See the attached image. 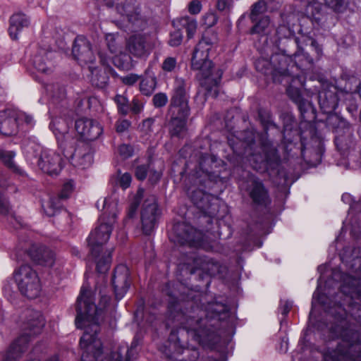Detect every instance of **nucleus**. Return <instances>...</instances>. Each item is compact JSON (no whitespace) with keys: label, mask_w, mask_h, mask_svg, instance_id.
Segmentation results:
<instances>
[{"label":"nucleus","mask_w":361,"mask_h":361,"mask_svg":"<svg viewBox=\"0 0 361 361\" xmlns=\"http://www.w3.org/2000/svg\"><path fill=\"white\" fill-rule=\"evenodd\" d=\"M193 300L174 301L169 304V310L172 319L182 326L183 329L172 331L169 337V353H166L169 358L173 354L183 355L180 361H196L199 357V352L195 348L183 347V342L180 336L186 334L192 340L200 345L212 347L219 341L215 331L210 328L213 324H208L210 319H223V314H227L228 307L219 302H210L203 308L195 307Z\"/></svg>","instance_id":"nucleus-1"},{"label":"nucleus","mask_w":361,"mask_h":361,"mask_svg":"<svg viewBox=\"0 0 361 361\" xmlns=\"http://www.w3.org/2000/svg\"><path fill=\"white\" fill-rule=\"evenodd\" d=\"M317 295L318 302L334 318V324L330 328L334 336L341 338L336 349H329L324 354V361H361V343L358 341L359 334L350 318L361 325V305L354 303L350 307L349 315L341 304L327 298L324 294Z\"/></svg>","instance_id":"nucleus-2"},{"label":"nucleus","mask_w":361,"mask_h":361,"mask_svg":"<svg viewBox=\"0 0 361 361\" xmlns=\"http://www.w3.org/2000/svg\"><path fill=\"white\" fill-rule=\"evenodd\" d=\"M102 311L95 305L91 290L82 287L76 302L75 318L76 326L85 329L80 341L83 350L80 361L98 360L103 353L102 342L97 338Z\"/></svg>","instance_id":"nucleus-3"},{"label":"nucleus","mask_w":361,"mask_h":361,"mask_svg":"<svg viewBox=\"0 0 361 361\" xmlns=\"http://www.w3.org/2000/svg\"><path fill=\"white\" fill-rule=\"evenodd\" d=\"M214 168H216V158L209 156L203 157L200 162V171L190 178L193 185L188 189V195L191 201L203 213V218L207 219L206 221L209 224L212 223V218L221 217L219 214L220 200L197 186L205 188L207 181L215 183L224 181L219 171Z\"/></svg>","instance_id":"nucleus-4"},{"label":"nucleus","mask_w":361,"mask_h":361,"mask_svg":"<svg viewBox=\"0 0 361 361\" xmlns=\"http://www.w3.org/2000/svg\"><path fill=\"white\" fill-rule=\"evenodd\" d=\"M218 39L216 32L212 30L206 31L192 57L191 67L193 70L199 71L197 77L206 97H217L219 84L223 74L219 68L214 70L212 62L207 59L211 47L216 44Z\"/></svg>","instance_id":"nucleus-5"},{"label":"nucleus","mask_w":361,"mask_h":361,"mask_svg":"<svg viewBox=\"0 0 361 361\" xmlns=\"http://www.w3.org/2000/svg\"><path fill=\"white\" fill-rule=\"evenodd\" d=\"M274 45L282 54L293 57L297 65L300 63L298 66L300 68H312L314 63V59L309 53L304 51V46H310L311 50L314 51L315 59H319L322 55V49L314 39L308 36L299 39L286 25H280L277 28Z\"/></svg>","instance_id":"nucleus-6"},{"label":"nucleus","mask_w":361,"mask_h":361,"mask_svg":"<svg viewBox=\"0 0 361 361\" xmlns=\"http://www.w3.org/2000/svg\"><path fill=\"white\" fill-rule=\"evenodd\" d=\"M117 11L127 19L126 27L128 29L137 32L146 27L147 21L134 6H128L126 8L117 6ZM126 47L129 54L135 57H146L149 54L152 49L150 35L147 33L135 32L126 39Z\"/></svg>","instance_id":"nucleus-7"},{"label":"nucleus","mask_w":361,"mask_h":361,"mask_svg":"<svg viewBox=\"0 0 361 361\" xmlns=\"http://www.w3.org/2000/svg\"><path fill=\"white\" fill-rule=\"evenodd\" d=\"M240 139L245 145V154L255 170H266L268 166L274 167L279 164L280 157L277 149L265 136H262L260 139L259 149L255 148V133L253 131L249 130L243 131Z\"/></svg>","instance_id":"nucleus-8"},{"label":"nucleus","mask_w":361,"mask_h":361,"mask_svg":"<svg viewBox=\"0 0 361 361\" xmlns=\"http://www.w3.org/2000/svg\"><path fill=\"white\" fill-rule=\"evenodd\" d=\"M61 124L60 121H53L50 128L56 137L64 157L76 168H89L93 163V151L91 147L85 143H80L75 147V139L66 133V127L62 129Z\"/></svg>","instance_id":"nucleus-9"},{"label":"nucleus","mask_w":361,"mask_h":361,"mask_svg":"<svg viewBox=\"0 0 361 361\" xmlns=\"http://www.w3.org/2000/svg\"><path fill=\"white\" fill-rule=\"evenodd\" d=\"M13 279L20 293L30 299L37 298L41 286L37 273L29 264H23L15 269Z\"/></svg>","instance_id":"nucleus-10"},{"label":"nucleus","mask_w":361,"mask_h":361,"mask_svg":"<svg viewBox=\"0 0 361 361\" xmlns=\"http://www.w3.org/2000/svg\"><path fill=\"white\" fill-rule=\"evenodd\" d=\"M116 219V215L114 212L109 216L104 214L100 217L99 225L90 233L87 238L91 255L97 257L99 252H102L103 245L110 238Z\"/></svg>","instance_id":"nucleus-11"},{"label":"nucleus","mask_w":361,"mask_h":361,"mask_svg":"<svg viewBox=\"0 0 361 361\" xmlns=\"http://www.w3.org/2000/svg\"><path fill=\"white\" fill-rule=\"evenodd\" d=\"M33 156L37 159L38 167L49 175L58 174L63 167L60 154L51 149H44L39 145L32 147Z\"/></svg>","instance_id":"nucleus-12"},{"label":"nucleus","mask_w":361,"mask_h":361,"mask_svg":"<svg viewBox=\"0 0 361 361\" xmlns=\"http://www.w3.org/2000/svg\"><path fill=\"white\" fill-rule=\"evenodd\" d=\"M188 98L185 80L182 78H176L172 90L169 113H173V115L190 114Z\"/></svg>","instance_id":"nucleus-13"},{"label":"nucleus","mask_w":361,"mask_h":361,"mask_svg":"<svg viewBox=\"0 0 361 361\" xmlns=\"http://www.w3.org/2000/svg\"><path fill=\"white\" fill-rule=\"evenodd\" d=\"M160 216V211L157 203V198L154 195L148 196L145 200L140 214L142 230L144 234L150 235L154 231L158 219Z\"/></svg>","instance_id":"nucleus-14"},{"label":"nucleus","mask_w":361,"mask_h":361,"mask_svg":"<svg viewBox=\"0 0 361 361\" xmlns=\"http://www.w3.org/2000/svg\"><path fill=\"white\" fill-rule=\"evenodd\" d=\"M176 241L180 245L200 247L203 245L204 235L202 231L185 223H178L173 227Z\"/></svg>","instance_id":"nucleus-15"},{"label":"nucleus","mask_w":361,"mask_h":361,"mask_svg":"<svg viewBox=\"0 0 361 361\" xmlns=\"http://www.w3.org/2000/svg\"><path fill=\"white\" fill-rule=\"evenodd\" d=\"M272 70L274 71V82H282L283 78H289L293 68L309 69L310 68H300L293 61V57L282 54H274L271 56Z\"/></svg>","instance_id":"nucleus-16"},{"label":"nucleus","mask_w":361,"mask_h":361,"mask_svg":"<svg viewBox=\"0 0 361 361\" xmlns=\"http://www.w3.org/2000/svg\"><path fill=\"white\" fill-rule=\"evenodd\" d=\"M75 130L87 141H94L103 133L102 126L97 121L82 118L75 121Z\"/></svg>","instance_id":"nucleus-17"},{"label":"nucleus","mask_w":361,"mask_h":361,"mask_svg":"<svg viewBox=\"0 0 361 361\" xmlns=\"http://www.w3.org/2000/svg\"><path fill=\"white\" fill-rule=\"evenodd\" d=\"M130 273L128 268L124 264L118 265L114 271L111 283L118 300L121 299L127 293L130 286Z\"/></svg>","instance_id":"nucleus-18"},{"label":"nucleus","mask_w":361,"mask_h":361,"mask_svg":"<svg viewBox=\"0 0 361 361\" xmlns=\"http://www.w3.org/2000/svg\"><path fill=\"white\" fill-rule=\"evenodd\" d=\"M100 62L104 66L103 69H97V68L89 67L92 73L91 82L93 85L98 88H104L106 87L109 80V74H113L114 71L109 65V57L106 54L99 51L98 53Z\"/></svg>","instance_id":"nucleus-19"},{"label":"nucleus","mask_w":361,"mask_h":361,"mask_svg":"<svg viewBox=\"0 0 361 361\" xmlns=\"http://www.w3.org/2000/svg\"><path fill=\"white\" fill-rule=\"evenodd\" d=\"M72 54L78 61L84 63H92L95 60L90 42L84 37H77L74 41Z\"/></svg>","instance_id":"nucleus-20"},{"label":"nucleus","mask_w":361,"mask_h":361,"mask_svg":"<svg viewBox=\"0 0 361 361\" xmlns=\"http://www.w3.org/2000/svg\"><path fill=\"white\" fill-rule=\"evenodd\" d=\"M55 53L52 51L39 49L32 58L33 66L39 71L45 74H50L54 69Z\"/></svg>","instance_id":"nucleus-21"},{"label":"nucleus","mask_w":361,"mask_h":361,"mask_svg":"<svg viewBox=\"0 0 361 361\" xmlns=\"http://www.w3.org/2000/svg\"><path fill=\"white\" fill-rule=\"evenodd\" d=\"M31 259L36 264L51 267L55 262V254L41 245H32L27 251Z\"/></svg>","instance_id":"nucleus-22"},{"label":"nucleus","mask_w":361,"mask_h":361,"mask_svg":"<svg viewBox=\"0 0 361 361\" xmlns=\"http://www.w3.org/2000/svg\"><path fill=\"white\" fill-rule=\"evenodd\" d=\"M338 100V91L334 86L323 89L319 92V104L321 109L325 114L332 113L336 109Z\"/></svg>","instance_id":"nucleus-23"},{"label":"nucleus","mask_w":361,"mask_h":361,"mask_svg":"<svg viewBox=\"0 0 361 361\" xmlns=\"http://www.w3.org/2000/svg\"><path fill=\"white\" fill-rule=\"evenodd\" d=\"M18 112L13 109L0 111V133L6 136L16 135L18 131Z\"/></svg>","instance_id":"nucleus-24"},{"label":"nucleus","mask_w":361,"mask_h":361,"mask_svg":"<svg viewBox=\"0 0 361 361\" xmlns=\"http://www.w3.org/2000/svg\"><path fill=\"white\" fill-rule=\"evenodd\" d=\"M248 192L252 203L256 205L267 207L271 202L268 190L259 180L255 179L252 181Z\"/></svg>","instance_id":"nucleus-25"},{"label":"nucleus","mask_w":361,"mask_h":361,"mask_svg":"<svg viewBox=\"0 0 361 361\" xmlns=\"http://www.w3.org/2000/svg\"><path fill=\"white\" fill-rule=\"evenodd\" d=\"M195 263L200 270L210 276L221 275L226 270V267L207 257H197L195 259Z\"/></svg>","instance_id":"nucleus-26"},{"label":"nucleus","mask_w":361,"mask_h":361,"mask_svg":"<svg viewBox=\"0 0 361 361\" xmlns=\"http://www.w3.org/2000/svg\"><path fill=\"white\" fill-rule=\"evenodd\" d=\"M28 340L25 336H20L9 347L3 355L2 361H18L27 350Z\"/></svg>","instance_id":"nucleus-27"},{"label":"nucleus","mask_w":361,"mask_h":361,"mask_svg":"<svg viewBox=\"0 0 361 361\" xmlns=\"http://www.w3.org/2000/svg\"><path fill=\"white\" fill-rule=\"evenodd\" d=\"M170 121L169 122V133L172 137H182L187 130L186 123L189 114H177L169 113Z\"/></svg>","instance_id":"nucleus-28"},{"label":"nucleus","mask_w":361,"mask_h":361,"mask_svg":"<svg viewBox=\"0 0 361 361\" xmlns=\"http://www.w3.org/2000/svg\"><path fill=\"white\" fill-rule=\"evenodd\" d=\"M336 147L341 153L345 156L355 147V141L351 127H347L342 133L338 132L335 137Z\"/></svg>","instance_id":"nucleus-29"},{"label":"nucleus","mask_w":361,"mask_h":361,"mask_svg":"<svg viewBox=\"0 0 361 361\" xmlns=\"http://www.w3.org/2000/svg\"><path fill=\"white\" fill-rule=\"evenodd\" d=\"M42 208L48 216L61 215L66 219L69 218L68 212L63 208L61 200L57 197H50L47 201L42 202Z\"/></svg>","instance_id":"nucleus-30"},{"label":"nucleus","mask_w":361,"mask_h":361,"mask_svg":"<svg viewBox=\"0 0 361 361\" xmlns=\"http://www.w3.org/2000/svg\"><path fill=\"white\" fill-rule=\"evenodd\" d=\"M138 345V341L134 338L130 348L120 347L111 354L109 361H130L131 359L137 355L136 350Z\"/></svg>","instance_id":"nucleus-31"},{"label":"nucleus","mask_w":361,"mask_h":361,"mask_svg":"<svg viewBox=\"0 0 361 361\" xmlns=\"http://www.w3.org/2000/svg\"><path fill=\"white\" fill-rule=\"evenodd\" d=\"M360 82L354 73L345 71L342 73L339 85L347 94H353L357 92Z\"/></svg>","instance_id":"nucleus-32"},{"label":"nucleus","mask_w":361,"mask_h":361,"mask_svg":"<svg viewBox=\"0 0 361 361\" xmlns=\"http://www.w3.org/2000/svg\"><path fill=\"white\" fill-rule=\"evenodd\" d=\"M30 21L26 16L22 13L13 14L10 19V26L8 29L9 35L13 39L18 38V32L25 27L29 25Z\"/></svg>","instance_id":"nucleus-33"},{"label":"nucleus","mask_w":361,"mask_h":361,"mask_svg":"<svg viewBox=\"0 0 361 361\" xmlns=\"http://www.w3.org/2000/svg\"><path fill=\"white\" fill-rule=\"evenodd\" d=\"M44 326V319L43 317L39 312H35L33 314L32 319L30 320L26 324L25 331L20 336H25L29 342L30 337L39 334Z\"/></svg>","instance_id":"nucleus-34"},{"label":"nucleus","mask_w":361,"mask_h":361,"mask_svg":"<svg viewBox=\"0 0 361 361\" xmlns=\"http://www.w3.org/2000/svg\"><path fill=\"white\" fill-rule=\"evenodd\" d=\"M297 106L300 112L301 124L302 123H311L315 121L316 109L311 102L305 99Z\"/></svg>","instance_id":"nucleus-35"},{"label":"nucleus","mask_w":361,"mask_h":361,"mask_svg":"<svg viewBox=\"0 0 361 361\" xmlns=\"http://www.w3.org/2000/svg\"><path fill=\"white\" fill-rule=\"evenodd\" d=\"M328 114L329 115L326 119V125L329 128L334 129L336 131V135H338V131L342 133L345 130V128H347V127H350V124L338 115L331 113Z\"/></svg>","instance_id":"nucleus-36"},{"label":"nucleus","mask_w":361,"mask_h":361,"mask_svg":"<svg viewBox=\"0 0 361 361\" xmlns=\"http://www.w3.org/2000/svg\"><path fill=\"white\" fill-rule=\"evenodd\" d=\"M254 25L250 30L251 35H265L269 32L270 18L268 16L257 18L256 21H251Z\"/></svg>","instance_id":"nucleus-37"},{"label":"nucleus","mask_w":361,"mask_h":361,"mask_svg":"<svg viewBox=\"0 0 361 361\" xmlns=\"http://www.w3.org/2000/svg\"><path fill=\"white\" fill-rule=\"evenodd\" d=\"M111 251H107L105 252L101 258H99L100 253L97 254V256L95 257L92 255V257L94 259L96 262V268L98 272L103 274L106 273L110 268L111 263Z\"/></svg>","instance_id":"nucleus-38"},{"label":"nucleus","mask_w":361,"mask_h":361,"mask_svg":"<svg viewBox=\"0 0 361 361\" xmlns=\"http://www.w3.org/2000/svg\"><path fill=\"white\" fill-rule=\"evenodd\" d=\"M178 23L180 26L185 29L188 39H192L197 28L196 20L192 17L184 16L178 19Z\"/></svg>","instance_id":"nucleus-39"},{"label":"nucleus","mask_w":361,"mask_h":361,"mask_svg":"<svg viewBox=\"0 0 361 361\" xmlns=\"http://www.w3.org/2000/svg\"><path fill=\"white\" fill-rule=\"evenodd\" d=\"M8 184L6 180L0 178V214L3 216L7 215L11 209V205L8 200L4 195V192L8 188Z\"/></svg>","instance_id":"nucleus-40"},{"label":"nucleus","mask_w":361,"mask_h":361,"mask_svg":"<svg viewBox=\"0 0 361 361\" xmlns=\"http://www.w3.org/2000/svg\"><path fill=\"white\" fill-rule=\"evenodd\" d=\"M114 64L121 70L128 71L133 67L131 56L126 53H121L113 59Z\"/></svg>","instance_id":"nucleus-41"},{"label":"nucleus","mask_w":361,"mask_h":361,"mask_svg":"<svg viewBox=\"0 0 361 361\" xmlns=\"http://www.w3.org/2000/svg\"><path fill=\"white\" fill-rule=\"evenodd\" d=\"M157 85L156 78L149 76L143 78L140 83V92L146 95H151L155 90Z\"/></svg>","instance_id":"nucleus-42"},{"label":"nucleus","mask_w":361,"mask_h":361,"mask_svg":"<svg viewBox=\"0 0 361 361\" xmlns=\"http://www.w3.org/2000/svg\"><path fill=\"white\" fill-rule=\"evenodd\" d=\"M257 71L262 72L265 75H271L274 80V71L272 70L271 57L270 60L264 58L258 59L255 63Z\"/></svg>","instance_id":"nucleus-43"},{"label":"nucleus","mask_w":361,"mask_h":361,"mask_svg":"<svg viewBox=\"0 0 361 361\" xmlns=\"http://www.w3.org/2000/svg\"><path fill=\"white\" fill-rule=\"evenodd\" d=\"M144 190L140 188L137 190L136 195L134 197L133 202L130 203L128 212H127V219H132L135 216L137 209L140 204V202L144 196Z\"/></svg>","instance_id":"nucleus-44"},{"label":"nucleus","mask_w":361,"mask_h":361,"mask_svg":"<svg viewBox=\"0 0 361 361\" xmlns=\"http://www.w3.org/2000/svg\"><path fill=\"white\" fill-rule=\"evenodd\" d=\"M15 155L16 154L13 151L0 150V159L4 164L13 171H18V169L13 161Z\"/></svg>","instance_id":"nucleus-45"},{"label":"nucleus","mask_w":361,"mask_h":361,"mask_svg":"<svg viewBox=\"0 0 361 361\" xmlns=\"http://www.w3.org/2000/svg\"><path fill=\"white\" fill-rule=\"evenodd\" d=\"M47 90L51 94L53 99L56 102L62 101L66 98V91L63 85L59 84L50 85Z\"/></svg>","instance_id":"nucleus-46"},{"label":"nucleus","mask_w":361,"mask_h":361,"mask_svg":"<svg viewBox=\"0 0 361 361\" xmlns=\"http://www.w3.org/2000/svg\"><path fill=\"white\" fill-rule=\"evenodd\" d=\"M266 10V3L263 0H259L255 3L251 9L250 14V19L251 21H256L257 18H261L262 16H266L263 15V13Z\"/></svg>","instance_id":"nucleus-47"},{"label":"nucleus","mask_w":361,"mask_h":361,"mask_svg":"<svg viewBox=\"0 0 361 361\" xmlns=\"http://www.w3.org/2000/svg\"><path fill=\"white\" fill-rule=\"evenodd\" d=\"M294 71H293L289 75V78H283L282 82L285 81L286 83H288V87H299L301 89L302 87L305 88V80L302 75H297L296 76H293Z\"/></svg>","instance_id":"nucleus-48"},{"label":"nucleus","mask_w":361,"mask_h":361,"mask_svg":"<svg viewBox=\"0 0 361 361\" xmlns=\"http://www.w3.org/2000/svg\"><path fill=\"white\" fill-rule=\"evenodd\" d=\"M325 4L334 12L342 13L346 10L348 0H324Z\"/></svg>","instance_id":"nucleus-49"},{"label":"nucleus","mask_w":361,"mask_h":361,"mask_svg":"<svg viewBox=\"0 0 361 361\" xmlns=\"http://www.w3.org/2000/svg\"><path fill=\"white\" fill-rule=\"evenodd\" d=\"M114 101L117 104L118 112L123 115H127L130 110L127 98L123 95L118 94L115 97Z\"/></svg>","instance_id":"nucleus-50"},{"label":"nucleus","mask_w":361,"mask_h":361,"mask_svg":"<svg viewBox=\"0 0 361 361\" xmlns=\"http://www.w3.org/2000/svg\"><path fill=\"white\" fill-rule=\"evenodd\" d=\"M356 284L357 280L355 279L347 276L344 279L343 284L341 286V290L345 295H351L355 290Z\"/></svg>","instance_id":"nucleus-51"},{"label":"nucleus","mask_w":361,"mask_h":361,"mask_svg":"<svg viewBox=\"0 0 361 361\" xmlns=\"http://www.w3.org/2000/svg\"><path fill=\"white\" fill-rule=\"evenodd\" d=\"M286 92L289 98L296 104L298 105L305 99L302 97L300 89L299 87H288Z\"/></svg>","instance_id":"nucleus-52"},{"label":"nucleus","mask_w":361,"mask_h":361,"mask_svg":"<svg viewBox=\"0 0 361 361\" xmlns=\"http://www.w3.org/2000/svg\"><path fill=\"white\" fill-rule=\"evenodd\" d=\"M345 105L347 111L351 114V116L355 117L358 110V104L352 94H347Z\"/></svg>","instance_id":"nucleus-53"},{"label":"nucleus","mask_w":361,"mask_h":361,"mask_svg":"<svg viewBox=\"0 0 361 361\" xmlns=\"http://www.w3.org/2000/svg\"><path fill=\"white\" fill-rule=\"evenodd\" d=\"M151 166V162L140 164L136 166L135 169V176L140 180H144L147 176Z\"/></svg>","instance_id":"nucleus-54"},{"label":"nucleus","mask_w":361,"mask_h":361,"mask_svg":"<svg viewBox=\"0 0 361 361\" xmlns=\"http://www.w3.org/2000/svg\"><path fill=\"white\" fill-rule=\"evenodd\" d=\"M73 189L74 184L72 180L65 183L63 185L61 192L59 193V196H57V197H59L60 200L68 198L71 192L73 191Z\"/></svg>","instance_id":"nucleus-55"},{"label":"nucleus","mask_w":361,"mask_h":361,"mask_svg":"<svg viewBox=\"0 0 361 361\" xmlns=\"http://www.w3.org/2000/svg\"><path fill=\"white\" fill-rule=\"evenodd\" d=\"M106 45L111 54H116L119 51V46L116 40V37L112 34H108L106 36Z\"/></svg>","instance_id":"nucleus-56"},{"label":"nucleus","mask_w":361,"mask_h":361,"mask_svg":"<svg viewBox=\"0 0 361 361\" xmlns=\"http://www.w3.org/2000/svg\"><path fill=\"white\" fill-rule=\"evenodd\" d=\"M152 102L155 107L164 106L168 102V97L165 93L159 92L154 95Z\"/></svg>","instance_id":"nucleus-57"},{"label":"nucleus","mask_w":361,"mask_h":361,"mask_svg":"<svg viewBox=\"0 0 361 361\" xmlns=\"http://www.w3.org/2000/svg\"><path fill=\"white\" fill-rule=\"evenodd\" d=\"M183 41V33L180 30H176L174 32H171L170 35V39L169 41V44L171 47H178L179 46Z\"/></svg>","instance_id":"nucleus-58"},{"label":"nucleus","mask_w":361,"mask_h":361,"mask_svg":"<svg viewBox=\"0 0 361 361\" xmlns=\"http://www.w3.org/2000/svg\"><path fill=\"white\" fill-rule=\"evenodd\" d=\"M118 150L120 156L124 159L132 157L134 152L133 147L127 144L120 145Z\"/></svg>","instance_id":"nucleus-59"},{"label":"nucleus","mask_w":361,"mask_h":361,"mask_svg":"<svg viewBox=\"0 0 361 361\" xmlns=\"http://www.w3.org/2000/svg\"><path fill=\"white\" fill-rule=\"evenodd\" d=\"M218 16L215 13L209 12L206 13L203 17V23L207 27H211L216 25L218 21Z\"/></svg>","instance_id":"nucleus-60"},{"label":"nucleus","mask_w":361,"mask_h":361,"mask_svg":"<svg viewBox=\"0 0 361 361\" xmlns=\"http://www.w3.org/2000/svg\"><path fill=\"white\" fill-rule=\"evenodd\" d=\"M233 5V0H217L216 8L221 12H229Z\"/></svg>","instance_id":"nucleus-61"},{"label":"nucleus","mask_w":361,"mask_h":361,"mask_svg":"<svg viewBox=\"0 0 361 361\" xmlns=\"http://www.w3.org/2000/svg\"><path fill=\"white\" fill-rule=\"evenodd\" d=\"M176 66V59L173 57H167L162 63V69L167 72H171Z\"/></svg>","instance_id":"nucleus-62"},{"label":"nucleus","mask_w":361,"mask_h":361,"mask_svg":"<svg viewBox=\"0 0 361 361\" xmlns=\"http://www.w3.org/2000/svg\"><path fill=\"white\" fill-rule=\"evenodd\" d=\"M131 125V123L127 120H119L116 121L115 124L116 130L118 133H122L128 130Z\"/></svg>","instance_id":"nucleus-63"},{"label":"nucleus","mask_w":361,"mask_h":361,"mask_svg":"<svg viewBox=\"0 0 361 361\" xmlns=\"http://www.w3.org/2000/svg\"><path fill=\"white\" fill-rule=\"evenodd\" d=\"M149 174V180L152 183H156L159 181L161 176V170H155L154 166H152V163H151V166L148 172Z\"/></svg>","instance_id":"nucleus-64"}]
</instances>
